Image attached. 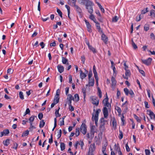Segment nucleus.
Here are the masks:
<instances>
[{"instance_id": "56", "label": "nucleus", "mask_w": 155, "mask_h": 155, "mask_svg": "<svg viewBox=\"0 0 155 155\" xmlns=\"http://www.w3.org/2000/svg\"><path fill=\"white\" fill-rule=\"evenodd\" d=\"M145 154L146 155H150V151L148 149H145Z\"/></svg>"}, {"instance_id": "32", "label": "nucleus", "mask_w": 155, "mask_h": 155, "mask_svg": "<svg viewBox=\"0 0 155 155\" xmlns=\"http://www.w3.org/2000/svg\"><path fill=\"white\" fill-rule=\"evenodd\" d=\"M112 124L114 127H116L117 126V121L115 118L114 117L113 118Z\"/></svg>"}, {"instance_id": "15", "label": "nucleus", "mask_w": 155, "mask_h": 155, "mask_svg": "<svg viewBox=\"0 0 155 155\" xmlns=\"http://www.w3.org/2000/svg\"><path fill=\"white\" fill-rule=\"evenodd\" d=\"M111 81L112 82L111 87H114L116 85V81L113 76L111 77Z\"/></svg>"}, {"instance_id": "45", "label": "nucleus", "mask_w": 155, "mask_h": 155, "mask_svg": "<svg viewBox=\"0 0 155 155\" xmlns=\"http://www.w3.org/2000/svg\"><path fill=\"white\" fill-rule=\"evenodd\" d=\"M149 29V27L148 25H145L144 26V30L146 31H147Z\"/></svg>"}, {"instance_id": "57", "label": "nucleus", "mask_w": 155, "mask_h": 155, "mask_svg": "<svg viewBox=\"0 0 155 155\" xmlns=\"http://www.w3.org/2000/svg\"><path fill=\"white\" fill-rule=\"evenodd\" d=\"M61 134H62V131H61V130L60 129L59 130V131L58 133V134L57 135V136L58 137V138H60L61 137Z\"/></svg>"}, {"instance_id": "1", "label": "nucleus", "mask_w": 155, "mask_h": 155, "mask_svg": "<svg viewBox=\"0 0 155 155\" xmlns=\"http://www.w3.org/2000/svg\"><path fill=\"white\" fill-rule=\"evenodd\" d=\"M90 101L93 104L97 106L99 105V100L97 97L91 96L90 97Z\"/></svg>"}, {"instance_id": "61", "label": "nucleus", "mask_w": 155, "mask_h": 155, "mask_svg": "<svg viewBox=\"0 0 155 155\" xmlns=\"http://www.w3.org/2000/svg\"><path fill=\"white\" fill-rule=\"evenodd\" d=\"M72 77L71 75H70L69 76V82L71 84L72 83Z\"/></svg>"}, {"instance_id": "25", "label": "nucleus", "mask_w": 155, "mask_h": 155, "mask_svg": "<svg viewBox=\"0 0 155 155\" xmlns=\"http://www.w3.org/2000/svg\"><path fill=\"white\" fill-rule=\"evenodd\" d=\"M60 147L61 150L62 151L63 150L65 149V144L64 143L61 142V143Z\"/></svg>"}, {"instance_id": "38", "label": "nucleus", "mask_w": 155, "mask_h": 155, "mask_svg": "<svg viewBox=\"0 0 155 155\" xmlns=\"http://www.w3.org/2000/svg\"><path fill=\"white\" fill-rule=\"evenodd\" d=\"M118 19V18L117 17V16H115L112 18V21L113 22H116L117 21Z\"/></svg>"}, {"instance_id": "20", "label": "nucleus", "mask_w": 155, "mask_h": 155, "mask_svg": "<svg viewBox=\"0 0 155 155\" xmlns=\"http://www.w3.org/2000/svg\"><path fill=\"white\" fill-rule=\"evenodd\" d=\"M93 70L94 74V77L95 78H98L97 74L96 71V68L95 65H94L93 66Z\"/></svg>"}, {"instance_id": "12", "label": "nucleus", "mask_w": 155, "mask_h": 155, "mask_svg": "<svg viewBox=\"0 0 155 155\" xmlns=\"http://www.w3.org/2000/svg\"><path fill=\"white\" fill-rule=\"evenodd\" d=\"M101 38L104 42L106 44L108 40L107 37L103 33L101 36Z\"/></svg>"}, {"instance_id": "17", "label": "nucleus", "mask_w": 155, "mask_h": 155, "mask_svg": "<svg viewBox=\"0 0 155 155\" xmlns=\"http://www.w3.org/2000/svg\"><path fill=\"white\" fill-rule=\"evenodd\" d=\"M73 6H74L77 12L79 14H81L82 12V10L81 8L78 5H74Z\"/></svg>"}, {"instance_id": "47", "label": "nucleus", "mask_w": 155, "mask_h": 155, "mask_svg": "<svg viewBox=\"0 0 155 155\" xmlns=\"http://www.w3.org/2000/svg\"><path fill=\"white\" fill-rule=\"evenodd\" d=\"M35 116L34 115H32L31 116V117L29 118V120L30 121H32L33 122L35 118Z\"/></svg>"}, {"instance_id": "44", "label": "nucleus", "mask_w": 155, "mask_h": 155, "mask_svg": "<svg viewBox=\"0 0 155 155\" xmlns=\"http://www.w3.org/2000/svg\"><path fill=\"white\" fill-rule=\"evenodd\" d=\"M134 118L136 120L137 122H140L141 120L139 118V117L136 114H134Z\"/></svg>"}, {"instance_id": "52", "label": "nucleus", "mask_w": 155, "mask_h": 155, "mask_svg": "<svg viewBox=\"0 0 155 155\" xmlns=\"http://www.w3.org/2000/svg\"><path fill=\"white\" fill-rule=\"evenodd\" d=\"M92 73L91 70L90 71H89V74H88V79H90V78H91V77H92Z\"/></svg>"}, {"instance_id": "26", "label": "nucleus", "mask_w": 155, "mask_h": 155, "mask_svg": "<svg viewBox=\"0 0 155 155\" xmlns=\"http://www.w3.org/2000/svg\"><path fill=\"white\" fill-rule=\"evenodd\" d=\"M10 140L8 139H7L5 141H3V143L5 146H7L9 144Z\"/></svg>"}, {"instance_id": "46", "label": "nucleus", "mask_w": 155, "mask_h": 155, "mask_svg": "<svg viewBox=\"0 0 155 155\" xmlns=\"http://www.w3.org/2000/svg\"><path fill=\"white\" fill-rule=\"evenodd\" d=\"M104 125L105 123H103V124H101L100 126V128L101 129H102L103 130H104Z\"/></svg>"}, {"instance_id": "55", "label": "nucleus", "mask_w": 155, "mask_h": 155, "mask_svg": "<svg viewBox=\"0 0 155 155\" xmlns=\"http://www.w3.org/2000/svg\"><path fill=\"white\" fill-rule=\"evenodd\" d=\"M79 144L80 145L81 147V149H83V147L84 145V142L80 140V142L79 143Z\"/></svg>"}, {"instance_id": "9", "label": "nucleus", "mask_w": 155, "mask_h": 155, "mask_svg": "<svg viewBox=\"0 0 155 155\" xmlns=\"http://www.w3.org/2000/svg\"><path fill=\"white\" fill-rule=\"evenodd\" d=\"M126 71L125 73V76L123 75V77L126 80L128 79V77H130L131 75V73L130 71L129 70H125Z\"/></svg>"}, {"instance_id": "35", "label": "nucleus", "mask_w": 155, "mask_h": 155, "mask_svg": "<svg viewBox=\"0 0 155 155\" xmlns=\"http://www.w3.org/2000/svg\"><path fill=\"white\" fill-rule=\"evenodd\" d=\"M98 95L100 98H101L102 97V93L99 87H98Z\"/></svg>"}, {"instance_id": "40", "label": "nucleus", "mask_w": 155, "mask_h": 155, "mask_svg": "<svg viewBox=\"0 0 155 155\" xmlns=\"http://www.w3.org/2000/svg\"><path fill=\"white\" fill-rule=\"evenodd\" d=\"M57 12H58V15H59L61 17V18H62V13L61 12V10L58 9V8H57Z\"/></svg>"}, {"instance_id": "13", "label": "nucleus", "mask_w": 155, "mask_h": 155, "mask_svg": "<svg viewBox=\"0 0 155 155\" xmlns=\"http://www.w3.org/2000/svg\"><path fill=\"white\" fill-rule=\"evenodd\" d=\"M94 78H90L89 79L88 84H86V86H88L89 85V86H93L94 85Z\"/></svg>"}, {"instance_id": "2", "label": "nucleus", "mask_w": 155, "mask_h": 155, "mask_svg": "<svg viewBox=\"0 0 155 155\" xmlns=\"http://www.w3.org/2000/svg\"><path fill=\"white\" fill-rule=\"evenodd\" d=\"M101 110L100 109H98L96 111H95V109L94 110V111L95 112L93 113L92 120H94L95 122H96H96H97L98 121L99 111H100Z\"/></svg>"}, {"instance_id": "64", "label": "nucleus", "mask_w": 155, "mask_h": 155, "mask_svg": "<svg viewBox=\"0 0 155 155\" xmlns=\"http://www.w3.org/2000/svg\"><path fill=\"white\" fill-rule=\"evenodd\" d=\"M150 37L151 39H155V36L153 33H151L150 35Z\"/></svg>"}, {"instance_id": "42", "label": "nucleus", "mask_w": 155, "mask_h": 155, "mask_svg": "<svg viewBox=\"0 0 155 155\" xmlns=\"http://www.w3.org/2000/svg\"><path fill=\"white\" fill-rule=\"evenodd\" d=\"M124 91L126 95H128L129 92V91L128 89L127 88H125L124 89Z\"/></svg>"}, {"instance_id": "60", "label": "nucleus", "mask_w": 155, "mask_h": 155, "mask_svg": "<svg viewBox=\"0 0 155 155\" xmlns=\"http://www.w3.org/2000/svg\"><path fill=\"white\" fill-rule=\"evenodd\" d=\"M140 15H140L139 16H137L136 17V21H140V20H141V18H140Z\"/></svg>"}, {"instance_id": "16", "label": "nucleus", "mask_w": 155, "mask_h": 155, "mask_svg": "<svg viewBox=\"0 0 155 155\" xmlns=\"http://www.w3.org/2000/svg\"><path fill=\"white\" fill-rule=\"evenodd\" d=\"M68 5H72L73 6L74 5H75L76 0H68Z\"/></svg>"}, {"instance_id": "21", "label": "nucleus", "mask_w": 155, "mask_h": 155, "mask_svg": "<svg viewBox=\"0 0 155 155\" xmlns=\"http://www.w3.org/2000/svg\"><path fill=\"white\" fill-rule=\"evenodd\" d=\"M59 100V97L58 95H55L54 99V102L57 104L58 103Z\"/></svg>"}, {"instance_id": "48", "label": "nucleus", "mask_w": 155, "mask_h": 155, "mask_svg": "<svg viewBox=\"0 0 155 155\" xmlns=\"http://www.w3.org/2000/svg\"><path fill=\"white\" fill-rule=\"evenodd\" d=\"M85 21L86 25L87 28L91 27V25L87 20H85Z\"/></svg>"}, {"instance_id": "28", "label": "nucleus", "mask_w": 155, "mask_h": 155, "mask_svg": "<svg viewBox=\"0 0 155 155\" xmlns=\"http://www.w3.org/2000/svg\"><path fill=\"white\" fill-rule=\"evenodd\" d=\"M116 109L117 110V112H118L119 115H120L122 112L120 108L119 107H117L116 108Z\"/></svg>"}, {"instance_id": "5", "label": "nucleus", "mask_w": 155, "mask_h": 155, "mask_svg": "<svg viewBox=\"0 0 155 155\" xmlns=\"http://www.w3.org/2000/svg\"><path fill=\"white\" fill-rule=\"evenodd\" d=\"M81 1V3L85 5L86 7L93 6V4L92 2L89 0H80Z\"/></svg>"}, {"instance_id": "43", "label": "nucleus", "mask_w": 155, "mask_h": 155, "mask_svg": "<svg viewBox=\"0 0 155 155\" xmlns=\"http://www.w3.org/2000/svg\"><path fill=\"white\" fill-rule=\"evenodd\" d=\"M147 8H145V9L141 11V14H144L148 12Z\"/></svg>"}, {"instance_id": "62", "label": "nucleus", "mask_w": 155, "mask_h": 155, "mask_svg": "<svg viewBox=\"0 0 155 155\" xmlns=\"http://www.w3.org/2000/svg\"><path fill=\"white\" fill-rule=\"evenodd\" d=\"M36 127L32 125H31L30 126V127L29 128V130L32 131L33 129H35Z\"/></svg>"}, {"instance_id": "54", "label": "nucleus", "mask_w": 155, "mask_h": 155, "mask_svg": "<svg viewBox=\"0 0 155 155\" xmlns=\"http://www.w3.org/2000/svg\"><path fill=\"white\" fill-rule=\"evenodd\" d=\"M139 72L142 74L143 76H145V73L143 71L140 69H139Z\"/></svg>"}, {"instance_id": "22", "label": "nucleus", "mask_w": 155, "mask_h": 155, "mask_svg": "<svg viewBox=\"0 0 155 155\" xmlns=\"http://www.w3.org/2000/svg\"><path fill=\"white\" fill-rule=\"evenodd\" d=\"M62 62L63 64H67V65L68 64V60L67 59H66L64 57H62Z\"/></svg>"}, {"instance_id": "3", "label": "nucleus", "mask_w": 155, "mask_h": 155, "mask_svg": "<svg viewBox=\"0 0 155 155\" xmlns=\"http://www.w3.org/2000/svg\"><path fill=\"white\" fill-rule=\"evenodd\" d=\"M95 146L94 143L90 145L87 155H94L93 152L94 151Z\"/></svg>"}, {"instance_id": "11", "label": "nucleus", "mask_w": 155, "mask_h": 155, "mask_svg": "<svg viewBox=\"0 0 155 155\" xmlns=\"http://www.w3.org/2000/svg\"><path fill=\"white\" fill-rule=\"evenodd\" d=\"M9 133V130L8 129L4 130L3 132H1L0 135L1 137H2L3 135H6Z\"/></svg>"}, {"instance_id": "6", "label": "nucleus", "mask_w": 155, "mask_h": 155, "mask_svg": "<svg viewBox=\"0 0 155 155\" xmlns=\"http://www.w3.org/2000/svg\"><path fill=\"white\" fill-rule=\"evenodd\" d=\"M80 130L84 134H85L87 131V127L86 124L83 123L80 127Z\"/></svg>"}, {"instance_id": "30", "label": "nucleus", "mask_w": 155, "mask_h": 155, "mask_svg": "<svg viewBox=\"0 0 155 155\" xmlns=\"http://www.w3.org/2000/svg\"><path fill=\"white\" fill-rule=\"evenodd\" d=\"M74 99L76 102L78 101L79 100V97L78 94H76L74 95Z\"/></svg>"}, {"instance_id": "36", "label": "nucleus", "mask_w": 155, "mask_h": 155, "mask_svg": "<svg viewBox=\"0 0 155 155\" xmlns=\"http://www.w3.org/2000/svg\"><path fill=\"white\" fill-rule=\"evenodd\" d=\"M28 133H29L28 131L26 130L22 134L21 136L22 137H25L28 135Z\"/></svg>"}, {"instance_id": "41", "label": "nucleus", "mask_w": 155, "mask_h": 155, "mask_svg": "<svg viewBox=\"0 0 155 155\" xmlns=\"http://www.w3.org/2000/svg\"><path fill=\"white\" fill-rule=\"evenodd\" d=\"M30 110L28 108L26 109V110L25 113V114L24 115V116H25L26 114H29L30 113Z\"/></svg>"}, {"instance_id": "39", "label": "nucleus", "mask_w": 155, "mask_h": 155, "mask_svg": "<svg viewBox=\"0 0 155 155\" xmlns=\"http://www.w3.org/2000/svg\"><path fill=\"white\" fill-rule=\"evenodd\" d=\"M150 14V16L155 18V11L154 10H152L151 11Z\"/></svg>"}, {"instance_id": "19", "label": "nucleus", "mask_w": 155, "mask_h": 155, "mask_svg": "<svg viewBox=\"0 0 155 155\" xmlns=\"http://www.w3.org/2000/svg\"><path fill=\"white\" fill-rule=\"evenodd\" d=\"M87 10L88 12L91 14L93 12L92 6H90L86 7Z\"/></svg>"}, {"instance_id": "24", "label": "nucleus", "mask_w": 155, "mask_h": 155, "mask_svg": "<svg viewBox=\"0 0 155 155\" xmlns=\"http://www.w3.org/2000/svg\"><path fill=\"white\" fill-rule=\"evenodd\" d=\"M45 122L43 120H42L40 121L39 124V127L40 128H42L45 125Z\"/></svg>"}, {"instance_id": "8", "label": "nucleus", "mask_w": 155, "mask_h": 155, "mask_svg": "<svg viewBox=\"0 0 155 155\" xmlns=\"http://www.w3.org/2000/svg\"><path fill=\"white\" fill-rule=\"evenodd\" d=\"M104 117L105 118H107L108 115V109L106 107H104L102 110Z\"/></svg>"}, {"instance_id": "31", "label": "nucleus", "mask_w": 155, "mask_h": 155, "mask_svg": "<svg viewBox=\"0 0 155 155\" xmlns=\"http://www.w3.org/2000/svg\"><path fill=\"white\" fill-rule=\"evenodd\" d=\"M89 48L91 50L93 53H96L97 52V50L96 49L94 48V47H93L92 46H90V48Z\"/></svg>"}, {"instance_id": "27", "label": "nucleus", "mask_w": 155, "mask_h": 155, "mask_svg": "<svg viewBox=\"0 0 155 155\" xmlns=\"http://www.w3.org/2000/svg\"><path fill=\"white\" fill-rule=\"evenodd\" d=\"M119 131L120 134H119V136L118 137L120 140H121V139H122L123 138V132L121 130H119Z\"/></svg>"}, {"instance_id": "59", "label": "nucleus", "mask_w": 155, "mask_h": 155, "mask_svg": "<svg viewBox=\"0 0 155 155\" xmlns=\"http://www.w3.org/2000/svg\"><path fill=\"white\" fill-rule=\"evenodd\" d=\"M81 61L82 62L83 64H84V61L85 60V58L84 56H81Z\"/></svg>"}, {"instance_id": "58", "label": "nucleus", "mask_w": 155, "mask_h": 155, "mask_svg": "<svg viewBox=\"0 0 155 155\" xmlns=\"http://www.w3.org/2000/svg\"><path fill=\"white\" fill-rule=\"evenodd\" d=\"M129 94L131 95L132 97H134V94L133 91L132 90H130L129 91Z\"/></svg>"}, {"instance_id": "29", "label": "nucleus", "mask_w": 155, "mask_h": 155, "mask_svg": "<svg viewBox=\"0 0 155 155\" xmlns=\"http://www.w3.org/2000/svg\"><path fill=\"white\" fill-rule=\"evenodd\" d=\"M59 109H60V107H59V108H58V110H56L55 112V116H56V117H59L61 116V114H60L59 113Z\"/></svg>"}, {"instance_id": "34", "label": "nucleus", "mask_w": 155, "mask_h": 155, "mask_svg": "<svg viewBox=\"0 0 155 155\" xmlns=\"http://www.w3.org/2000/svg\"><path fill=\"white\" fill-rule=\"evenodd\" d=\"M79 128H76V129L75 134H76V137L78 136L80 134V132H79Z\"/></svg>"}, {"instance_id": "10", "label": "nucleus", "mask_w": 155, "mask_h": 155, "mask_svg": "<svg viewBox=\"0 0 155 155\" xmlns=\"http://www.w3.org/2000/svg\"><path fill=\"white\" fill-rule=\"evenodd\" d=\"M67 100L68 101V104L71 105V101L74 100V98L71 94H69L68 95Z\"/></svg>"}, {"instance_id": "18", "label": "nucleus", "mask_w": 155, "mask_h": 155, "mask_svg": "<svg viewBox=\"0 0 155 155\" xmlns=\"http://www.w3.org/2000/svg\"><path fill=\"white\" fill-rule=\"evenodd\" d=\"M80 78L82 80L87 76L86 74H85V73H83L81 70H80Z\"/></svg>"}, {"instance_id": "33", "label": "nucleus", "mask_w": 155, "mask_h": 155, "mask_svg": "<svg viewBox=\"0 0 155 155\" xmlns=\"http://www.w3.org/2000/svg\"><path fill=\"white\" fill-rule=\"evenodd\" d=\"M19 96L20 98L22 100H23L24 99V96L23 95V93L21 91H20L19 92Z\"/></svg>"}, {"instance_id": "4", "label": "nucleus", "mask_w": 155, "mask_h": 155, "mask_svg": "<svg viewBox=\"0 0 155 155\" xmlns=\"http://www.w3.org/2000/svg\"><path fill=\"white\" fill-rule=\"evenodd\" d=\"M106 97L104 98L102 102V103L105 107H107L108 109H109L111 107L110 104L108 102V98L107 96V94L106 93Z\"/></svg>"}, {"instance_id": "51", "label": "nucleus", "mask_w": 155, "mask_h": 155, "mask_svg": "<svg viewBox=\"0 0 155 155\" xmlns=\"http://www.w3.org/2000/svg\"><path fill=\"white\" fill-rule=\"evenodd\" d=\"M65 7L67 9L68 15H69V14H70V7L69 6L67 5H65Z\"/></svg>"}, {"instance_id": "50", "label": "nucleus", "mask_w": 155, "mask_h": 155, "mask_svg": "<svg viewBox=\"0 0 155 155\" xmlns=\"http://www.w3.org/2000/svg\"><path fill=\"white\" fill-rule=\"evenodd\" d=\"M38 117L39 119L41 120L43 117V114L41 113H40L38 115Z\"/></svg>"}, {"instance_id": "53", "label": "nucleus", "mask_w": 155, "mask_h": 155, "mask_svg": "<svg viewBox=\"0 0 155 155\" xmlns=\"http://www.w3.org/2000/svg\"><path fill=\"white\" fill-rule=\"evenodd\" d=\"M151 119H154L155 117V114L153 112L149 115Z\"/></svg>"}, {"instance_id": "63", "label": "nucleus", "mask_w": 155, "mask_h": 155, "mask_svg": "<svg viewBox=\"0 0 155 155\" xmlns=\"http://www.w3.org/2000/svg\"><path fill=\"white\" fill-rule=\"evenodd\" d=\"M95 23H96V26L97 29V28H99L100 27V24L99 23H98V22L97 21V22H95Z\"/></svg>"}, {"instance_id": "23", "label": "nucleus", "mask_w": 155, "mask_h": 155, "mask_svg": "<svg viewBox=\"0 0 155 155\" xmlns=\"http://www.w3.org/2000/svg\"><path fill=\"white\" fill-rule=\"evenodd\" d=\"M89 18L91 20H93L95 23L97 21L96 19L95 18L94 16L92 14H91V15L90 16Z\"/></svg>"}, {"instance_id": "37", "label": "nucleus", "mask_w": 155, "mask_h": 155, "mask_svg": "<svg viewBox=\"0 0 155 155\" xmlns=\"http://www.w3.org/2000/svg\"><path fill=\"white\" fill-rule=\"evenodd\" d=\"M94 128L95 127L94 126H91V134H92L93 135H94Z\"/></svg>"}, {"instance_id": "7", "label": "nucleus", "mask_w": 155, "mask_h": 155, "mask_svg": "<svg viewBox=\"0 0 155 155\" xmlns=\"http://www.w3.org/2000/svg\"><path fill=\"white\" fill-rule=\"evenodd\" d=\"M152 59L151 58H149L147 60H142V62L147 65H149L151 64Z\"/></svg>"}, {"instance_id": "49", "label": "nucleus", "mask_w": 155, "mask_h": 155, "mask_svg": "<svg viewBox=\"0 0 155 155\" xmlns=\"http://www.w3.org/2000/svg\"><path fill=\"white\" fill-rule=\"evenodd\" d=\"M69 105V109L71 111H73L74 110V108L73 106H72L71 105V104L70 105Z\"/></svg>"}, {"instance_id": "14", "label": "nucleus", "mask_w": 155, "mask_h": 155, "mask_svg": "<svg viewBox=\"0 0 155 155\" xmlns=\"http://www.w3.org/2000/svg\"><path fill=\"white\" fill-rule=\"evenodd\" d=\"M57 67L58 71L60 73H61L64 71V68L63 66L60 65H58L57 66Z\"/></svg>"}]
</instances>
